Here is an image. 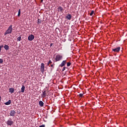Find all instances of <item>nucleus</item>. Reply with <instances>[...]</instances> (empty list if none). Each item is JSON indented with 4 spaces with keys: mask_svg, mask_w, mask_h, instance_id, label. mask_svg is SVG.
Masks as SVG:
<instances>
[{
    "mask_svg": "<svg viewBox=\"0 0 127 127\" xmlns=\"http://www.w3.org/2000/svg\"><path fill=\"white\" fill-rule=\"evenodd\" d=\"M11 32H12V25L9 26L7 30L4 33V35H6V34H10Z\"/></svg>",
    "mask_w": 127,
    "mask_h": 127,
    "instance_id": "obj_1",
    "label": "nucleus"
},
{
    "mask_svg": "<svg viewBox=\"0 0 127 127\" xmlns=\"http://www.w3.org/2000/svg\"><path fill=\"white\" fill-rule=\"evenodd\" d=\"M63 59V56L61 55H57L55 57V62H58V61H61Z\"/></svg>",
    "mask_w": 127,
    "mask_h": 127,
    "instance_id": "obj_2",
    "label": "nucleus"
},
{
    "mask_svg": "<svg viewBox=\"0 0 127 127\" xmlns=\"http://www.w3.org/2000/svg\"><path fill=\"white\" fill-rule=\"evenodd\" d=\"M6 124L7 126L11 127V126H12L14 124V122H13L11 119H9L7 121Z\"/></svg>",
    "mask_w": 127,
    "mask_h": 127,
    "instance_id": "obj_3",
    "label": "nucleus"
},
{
    "mask_svg": "<svg viewBox=\"0 0 127 127\" xmlns=\"http://www.w3.org/2000/svg\"><path fill=\"white\" fill-rule=\"evenodd\" d=\"M45 66H44V64L42 63L41 64V71L42 72V73H44V72L45 71Z\"/></svg>",
    "mask_w": 127,
    "mask_h": 127,
    "instance_id": "obj_4",
    "label": "nucleus"
},
{
    "mask_svg": "<svg viewBox=\"0 0 127 127\" xmlns=\"http://www.w3.org/2000/svg\"><path fill=\"white\" fill-rule=\"evenodd\" d=\"M34 39V35H30L28 37V40L29 41H32Z\"/></svg>",
    "mask_w": 127,
    "mask_h": 127,
    "instance_id": "obj_5",
    "label": "nucleus"
},
{
    "mask_svg": "<svg viewBox=\"0 0 127 127\" xmlns=\"http://www.w3.org/2000/svg\"><path fill=\"white\" fill-rule=\"evenodd\" d=\"M67 63V61L65 60V61H63L62 63L60 65V67H63L64 66H65V65H66V64Z\"/></svg>",
    "mask_w": 127,
    "mask_h": 127,
    "instance_id": "obj_6",
    "label": "nucleus"
},
{
    "mask_svg": "<svg viewBox=\"0 0 127 127\" xmlns=\"http://www.w3.org/2000/svg\"><path fill=\"white\" fill-rule=\"evenodd\" d=\"M120 50H121V47H118V48L113 49L112 51H114V52H120Z\"/></svg>",
    "mask_w": 127,
    "mask_h": 127,
    "instance_id": "obj_7",
    "label": "nucleus"
},
{
    "mask_svg": "<svg viewBox=\"0 0 127 127\" xmlns=\"http://www.w3.org/2000/svg\"><path fill=\"white\" fill-rule=\"evenodd\" d=\"M16 112L14 110H11L10 113V116L11 117H14L15 116Z\"/></svg>",
    "mask_w": 127,
    "mask_h": 127,
    "instance_id": "obj_8",
    "label": "nucleus"
},
{
    "mask_svg": "<svg viewBox=\"0 0 127 127\" xmlns=\"http://www.w3.org/2000/svg\"><path fill=\"white\" fill-rule=\"evenodd\" d=\"M46 96L47 95V93L46 92V90H45L43 92L41 96L42 97V98H45V97H46Z\"/></svg>",
    "mask_w": 127,
    "mask_h": 127,
    "instance_id": "obj_9",
    "label": "nucleus"
},
{
    "mask_svg": "<svg viewBox=\"0 0 127 127\" xmlns=\"http://www.w3.org/2000/svg\"><path fill=\"white\" fill-rule=\"evenodd\" d=\"M58 11H61V12L63 13V11H64V9H63V7L60 6L58 8Z\"/></svg>",
    "mask_w": 127,
    "mask_h": 127,
    "instance_id": "obj_10",
    "label": "nucleus"
},
{
    "mask_svg": "<svg viewBox=\"0 0 127 127\" xmlns=\"http://www.w3.org/2000/svg\"><path fill=\"white\" fill-rule=\"evenodd\" d=\"M66 18L68 19V20H71V18H72V15L71 14H68L66 16Z\"/></svg>",
    "mask_w": 127,
    "mask_h": 127,
    "instance_id": "obj_11",
    "label": "nucleus"
},
{
    "mask_svg": "<svg viewBox=\"0 0 127 127\" xmlns=\"http://www.w3.org/2000/svg\"><path fill=\"white\" fill-rule=\"evenodd\" d=\"M4 105H5L6 106H8V105H10V104H11V100H9L8 102H5L4 103Z\"/></svg>",
    "mask_w": 127,
    "mask_h": 127,
    "instance_id": "obj_12",
    "label": "nucleus"
},
{
    "mask_svg": "<svg viewBox=\"0 0 127 127\" xmlns=\"http://www.w3.org/2000/svg\"><path fill=\"white\" fill-rule=\"evenodd\" d=\"M4 48L5 49V50L7 51V50H8V49H9V46H8V45H4Z\"/></svg>",
    "mask_w": 127,
    "mask_h": 127,
    "instance_id": "obj_13",
    "label": "nucleus"
},
{
    "mask_svg": "<svg viewBox=\"0 0 127 127\" xmlns=\"http://www.w3.org/2000/svg\"><path fill=\"white\" fill-rule=\"evenodd\" d=\"M21 90V92L22 93H24V91L25 90V86H24V85H22Z\"/></svg>",
    "mask_w": 127,
    "mask_h": 127,
    "instance_id": "obj_14",
    "label": "nucleus"
},
{
    "mask_svg": "<svg viewBox=\"0 0 127 127\" xmlns=\"http://www.w3.org/2000/svg\"><path fill=\"white\" fill-rule=\"evenodd\" d=\"M39 106H40L41 107H43L44 106V103H43L42 102V101H40L39 102Z\"/></svg>",
    "mask_w": 127,
    "mask_h": 127,
    "instance_id": "obj_15",
    "label": "nucleus"
},
{
    "mask_svg": "<svg viewBox=\"0 0 127 127\" xmlns=\"http://www.w3.org/2000/svg\"><path fill=\"white\" fill-rule=\"evenodd\" d=\"M9 92H10V93H14V89L11 88L9 89Z\"/></svg>",
    "mask_w": 127,
    "mask_h": 127,
    "instance_id": "obj_16",
    "label": "nucleus"
},
{
    "mask_svg": "<svg viewBox=\"0 0 127 127\" xmlns=\"http://www.w3.org/2000/svg\"><path fill=\"white\" fill-rule=\"evenodd\" d=\"M42 22V21L40 20V19H38V22L37 24H40Z\"/></svg>",
    "mask_w": 127,
    "mask_h": 127,
    "instance_id": "obj_17",
    "label": "nucleus"
},
{
    "mask_svg": "<svg viewBox=\"0 0 127 127\" xmlns=\"http://www.w3.org/2000/svg\"><path fill=\"white\" fill-rule=\"evenodd\" d=\"M50 64H52V62L50 60H49V62L48 63V65L49 66Z\"/></svg>",
    "mask_w": 127,
    "mask_h": 127,
    "instance_id": "obj_18",
    "label": "nucleus"
},
{
    "mask_svg": "<svg viewBox=\"0 0 127 127\" xmlns=\"http://www.w3.org/2000/svg\"><path fill=\"white\" fill-rule=\"evenodd\" d=\"M17 41H20L21 40V36H20L17 38Z\"/></svg>",
    "mask_w": 127,
    "mask_h": 127,
    "instance_id": "obj_19",
    "label": "nucleus"
},
{
    "mask_svg": "<svg viewBox=\"0 0 127 127\" xmlns=\"http://www.w3.org/2000/svg\"><path fill=\"white\" fill-rule=\"evenodd\" d=\"M18 16H20V9H19L18 11Z\"/></svg>",
    "mask_w": 127,
    "mask_h": 127,
    "instance_id": "obj_20",
    "label": "nucleus"
},
{
    "mask_svg": "<svg viewBox=\"0 0 127 127\" xmlns=\"http://www.w3.org/2000/svg\"><path fill=\"white\" fill-rule=\"evenodd\" d=\"M3 63V60L2 59H0V64H2Z\"/></svg>",
    "mask_w": 127,
    "mask_h": 127,
    "instance_id": "obj_21",
    "label": "nucleus"
},
{
    "mask_svg": "<svg viewBox=\"0 0 127 127\" xmlns=\"http://www.w3.org/2000/svg\"><path fill=\"white\" fill-rule=\"evenodd\" d=\"M71 63L70 62H68V63H67V67H69V66H71Z\"/></svg>",
    "mask_w": 127,
    "mask_h": 127,
    "instance_id": "obj_22",
    "label": "nucleus"
},
{
    "mask_svg": "<svg viewBox=\"0 0 127 127\" xmlns=\"http://www.w3.org/2000/svg\"><path fill=\"white\" fill-rule=\"evenodd\" d=\"M94 10L91 11V12L90 14V16H92V15H93V14H94Z\"/></svg>",
    "mask_w": 127,
    "mask_h": 127,
    "instance_id": "obj_23",
    "label": "nucleus"
},
{
    "mask_svg": "<svg viewBox=\"0 0 127 127\" xmlns=\"http://www.w3.org/2000/svg\"><path fill=\"white\" fill-rule=\"evenodd\" d=\"M4 46H3V45H0V51H1V49L4 47Z\"/></svg>",
    "mask_w": 127,
    "mask_h": 127,
    "instance_id": "obj_24",
    "label": "nucleus"
},
{
    "mask_svg": "<svg viewBox=\"0 0 127 127\" xmlns=\"http://www.w3.org/2000/svg\"><path fill=\"white\" fill-rule=\"evenodd\" d=\"M83 95H84L83 94L80 93L79 94V97H80L81 98H82V97H83Z\"/></svg>",
    "mask_w": 127,
    "mask_h": 127,
    "instance_id": "obj_25",
    "label": "nucleus"
},
{
    "mask_svg": "<svg viewBox=\"0 0 127 127\" xmlns=\"http://www.w3.org/2000/svg\"><path fill=\"white\" fill-rule=\"evenodd\" d=\"M66 69V67L64 66L63 68V69H62V71H65V70Z\"/></svg>",
    "mask_w": 127,
    "mask_h": 127,
    "instance_id": "obj_26",
    "label": "nucleus"
},
{
    "mask_svg": "<svg viewBox=\"0 0 127 127\" xmlns=\"http://www.w3.org/2000/svg\"><path fill=\"white\" fill-rule=\"evenodd\" d=\"M39 127H45V125H42L41 126H40Z\"/></svg>",
    "mask_w": 127,
    "mask_h": 127,
    "instance_id": "obj_27",
    "label": "nucleus"
},
{
    "mask_svg": "<svg viewBox=\"0 0 127 127\" xmlns=\"http://www.w3.org/2000/svg\"><path fill=\"white\" fill-rule=\"evenodd\" d=\"M52 46H53V43H51L50 44V47H51Z\"/></svg>",
    "mask_w": 127,
    "mask_h": 127,
    "instance_id": "obj_28",
    "label": "nucleus"
},
{
    "mask_svg": "<svg viewBox=\"0 0 127 127\" xmlns=\"http://www.w3.org/2000/svg\"><path fill=\"white\" fill-rule=\"evenodd\" d=\"M51 67H52V68H54V66L53 65V64H51Z\"/></svg>",
    "mask_w": 127,
    "mask_h": 127,
    "instance_id": "obj_29",
    "label": "nucleus"
},
{
    "mask_svg": "<svg viewBox=\"0 0 127 127\" xmlns=\"http://www.w3.org/2000/svg\"><path fill=\"white\" fill-rule=\"evenodd\" d=\"M1 101V97L0 96V102Z\"/></svg>",
    "mask_w": 127,
    "mask_h": 127,
    "instance_id": "obj_30",
    "label": "nucleus"
},
{
    "mask_svg": "<svg viewBox=\"0 0 127 127\" xmlns=\"http://www.w3.org/2000/svg\"><path fill=\"white\" fill-rule=\"evenodd\" d=\"M41 2H43V0H41Z\"/></svg>",
    "mask_w": 127,
    "mask_h": 127,
    "instance_id": "obj_31",
    "label": "nucleus"
}]
</instances>
